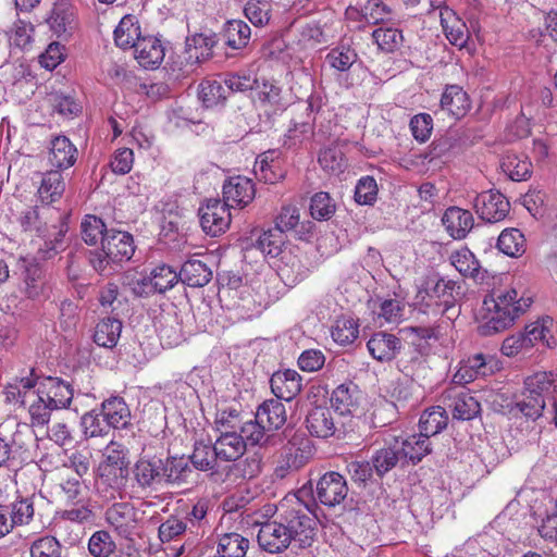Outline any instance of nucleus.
Instances as JSON below:
<instances>
[{
    "mask_svg": "<svg viewBox=\"0 0 557 557\" xmlns=\"http://www.w3.org/2000/svg\"><path fill=\"white\" fill-rule=\"evenodd\" d=\"M257 540L259 546L270 554L282 553L292 544L290 535L286 532V527L280 517L277 520L262 523Z\"/></svg>",
    "mask_w": 557,
    "mask_h": 557,
    "instance_id": "obj_10",
    "label": "nucleus"
},
{
    "mask_svg": "<svg viewBox=\"0 0 557 557\" xmlns=\"http://www.w3.org/2000/svg\"><path fill=\"white\" fill-rule=\"evenodd\" d=\"M471 108L468 94L458 85L445 88L441 98V110L456 120L461 119Z\"/></svg>",
    "mask_w": 557,
    "mask_h": 557,
    "instance_id": "obj_26",
    "label": "nucleus"
},
{
    "mask_svg": "<svg viewBox=\"0 0 557 557\" xmlns=\"http://www.w3.org/2000/svg\"><path fill=\"white\" fill-rule=\"evenodd\" d=\"M499 368V362L495 357L475 354L460 363L458 371L453 377V382L468 384L479 377L494 374Z\"/></svg>",
    "mask_w": 557,
    "mask_h": 557,
    "instance_id": "obj_5",
    "label": "nucleus"
},
{
    "mask_svg": "<svg viewBox=\"0 0 557 557\" xmlns=\"http://www.w3.org/2000/svg\"><path fill=\"white\" fill-rule=\"evenodd\" d=\"M497 247L509 257H518L524 252V236L517 228L504 230L498 236Z\"/></svg>",
    "mask_w": 557,
    "mask_h": 557,
    "instance_id": "obj_58",
    "label": "nucleus"
},
{
    "mask_svg": "<svg viewBox=\"0 0 557 557\" xmlns=\"http://www.w3.org/2000/svg\"><path fill=\"white\" fill-rule=\"evenodd\" d=\"M106 521L123 539H131L137 528V511L131 503H115L106 510Z\"/></svg>",
    "mask_w": 557,
    "mask_h": 557,
    "instance_id": "obj_11",
    "label": "nucleus"
},
{
    "mask_svg": "<svg viewBox=\"0 0 557 557\" xmlns=\"http://www.w3.org/2000/svg\"><path fill=\"white\" fill-rule=\"evenodd\" d=\"M372 38L379 50L385 53L396 52L404 42L401 30L393 27H379L374 29Z\"/></svg>",
    "mask_w": 557,
    "mask_h": 557,
    "instance_id": "obj_49",
    "label": "nucleus"
},
{
    "mask_svg": "<svg viewBox=\"0 0 557 557\" xmlns=\"http://www.w3.org/2000/svg\"><path fill=\"white\" fill-rule=\"evenodd\" d=\"M370 460L374 472L380 478H383L398 463H403L398 446L396 445L394 437L391 441H385V445L382 448L376 449Z\"/></svg>",
    "mask_w": 557,
    "mask_h": 557,
    "instance_id": "obj_29",
    "label": "nucleus"
},
{
    "mask_svg": "<svg viewBox=\"0 0 557 557\" xmlns=\"http://www.w3.org/2000/svg\"><path fill=\"white\" fill-rule=\"evenodd\" d=\"M64 189L65 184L61 172L51 170L44 175L38 194L42 201L51 203L62 196Z\"/></svg>",
    "mask_w": 557,
    "mask_h": 557,
    "instance_id": "obj_46",
    "label": "nucleus"
},
{
    "mask_svg": "<svg viewBox=\"0 0 557 557\" xmlns=\"http://www.w3.org/2000/svg\"><path fill=\"white\" fill-rule=\"evenodd\" d=\"M359 335V325L351 318H342L336 320L332 327V337L339 345L352 344Z\"/></svg>",
    "mask_w": 557,
    "mask_h": 557,
    "instance_id": "obj_63",
    "label": "nucleus"
},
{
    "mask_svg": "<svg viewBox=\"0 0 557 557\" xmlns=\"http://www.w3.org/2000/svg\"><path fill=\"white\" fill-rule=\"evenodd\" d=\"M394 441L398 446L403 463L416 465L432 450L430 441L421 434H413L406 438L394 437Z\"/></svg>",
    "mask_w": 557,
    "mask_h": 557,
    "instance_id": "obj_22",
    "label": "nucleus"
},
{
    "mask_svg": "<svg viewBox=\"0 0 557 557\" xmlns=\"http://www.w3.org/2000/svg\"><path fill=\"white\" fill-rule=\"evenodd\" d=\"M300 226L298 233H308L312 227V223L307 221L306 223H300V212L299 209L295 206H284L276 218L275 227L280 228L283 233L292 230H296V227Z\"/></svg>",
    "mask_w": 557,
    "mask_h": 557,
    "instance_id": "obj_52",
    "label": "nucleus"
},
{
    "mask_svg": "<svg viewBox=\"0 0 557 557\" xmlns=\"http://www.w3.org/2000/svg\"><path fill=\"white\" fill-rule=\"evenodd\" d=\"M102 417L110 428L124 429L131 423V410L123 398L111 397L101 405Z\"/></svg>",
    "mask_w": 557,
    "mask_h": 557,
    "instance_id": "obj_32",
    "label": "nucleus"
},
{
    "mask_svg": "<svg viewBox=\"0 0 557 557\" xmlns=\"http://www.w3.org/2000/svg\"><path fill=\"white\" fill-rule=\"evenodd\" d=\"M256 417L269 432L282 428L286 420L285 405L280 399H268L257 409Z\"/></svg>",
    "mask_w": 557,
    "mask_h": 557,
    "instance_id": "obj_27",
    "label": "nucleus"
},
{
    "mask_svg": "<svg viewBox=\"0 0 557 557\" xmlns=\"http://www.w3.org/2000/svg\"><path fill=\"white\" fill-rule=\"evenodd\" d=\"M307 459L304 449L295 447L294 443H289L284 448L281 465L276 468L275 473L277 476L284 478L286 472L296 471L304 467Z\"/></svg>",
    "mask_w": 557,
    "mask_h": 557,
    "instance_id": "obj_53",
    "label": "nucleus"
},
{
    "mask_svg": "<svg viewBox=\"0 0 557 557\" xmlns=\"http://www.w3.org/2000/svg\"><path fill=\"white\" fill-rule=\"evenodd\" d=\"M531 304L530 297L519 296L515 288L494 289L482 304L485 322L479 326L480 334L487 336L505 331L525 313Z\"/></svg>",
    "mask_w": 557,
    "mask_h": 557,
    "instance_id": "obj_1",
    "label": "nucleus"
},
{
    "mask_svg": "<svg viewBox=\"0 0 557 557\" xmlns=\"http://www.w3.org/2000/svg\"><path fill=\"white\" fill-rule=\"evenodd\" d=\"M248 547V539L238 533H226L219 540L216 554L222 557H245Z\"/></svg>",
    "mask_w": 557,
    "mask_h": 557,
    "instance_id": "obj_47",
    "label": "nucleus"
},
{
    "mask_svg": "<svg viewBox=\"0 0 557 557\" xmlns=\"http://www.w3.org/2000/svg\"><path fill=\"white\" fill-rule=\"evenodd\" d=\"M158 332L162 345L166 347L176 346L183 339L182 327L175 314L162 315Z\"/></svg>",
    "mask_w": 557,
    "mask_h": 557,
    "instance_id": "obj_56",
    "label": "nucleus"
},
{
    "mask_svg": "<svg viewBox=\"0 0 557 557\" xmlns=\"http://www.w3.org/2000/svg\"><path fill=\"white\" fill-rule=\"evenodd\" d=\"M198 96L207 108H211L225 101L228 92L223 82L205 81L199 85Z\"/></svg>",
    "mask_w": 557,
    "mask_h": 557,
    "instance_id": "obj_55",
    "label": "nucleus"
},
{
    "mask_svg": "<svg viewBox=\"0 0 557 557\" xmlns=\"http://www.w3.org/2000/svg\"><path fill=\"white\" fill-rule=\"evenodd\" d=\"M220 458L215 454L214 443L196 442L189 461L200 471H216Z\"/></svg>",
    "mask_w": 557,
    "mask_h": 557,
    "instance_id": "obj_41",
    "label": "nucleus"
},
{
    "mask_svg": "<svg viewBox=\"0 0 557 557\" xmlns=\"http://www.w3.org/2000/svg\"><path fill=\"white\" fill-rule=\"evenodd\" d=\"M272 4L267 0H249L244 7V14L250 23L262 27L270 22Z\"/></svg>",
    "mask_w": 557,
    "mask_h": 557,
    "instance_id": "obj_61",
    "label": "nucleus"
},
{
    "mask_svg": "<svg viewBox=\"0 0 557 557\" xmlns=\"http://www.w3.org/2000/svg\"><path fill=\"white\" fill-rule=\"evenodd\" d=\"M442 223L454 239H463L472 230L474 220L470 211L450 207L445 211Z\"/></svg>",
    "mask_w": 557,
    "mask_h": 557,
    "instance_id": "obj_20",
    "label": "nucleus"
},
{
    "mask_svg": "<svg viewBox=\"0 0 557 557\" xmlns=\"http://www.w3.org/2000/svg\"><path fill=\"white\" fill-rule=\"evenodd\" d=\"M135 252L133 235L128 232L110 228L102 237L101 246L90 251L89 262L100 275H112L117 267L129 261Z\"/></svg>",
    "mask_w": 557,
    "mask_h": 557,
    "instance_id": "obj_2",
    "label": "nucleus"
},
{
    "mask_svg": "<svg viewBox=\"0 0 557 557\" xmlns=\"http://www.w3.org/2000/svg\"><path fill=\"white\" fill-rule=\"evenodd\" d=\"M348 495L346 479L338 472L324 473L317 483V499L324 506L335 507Z\"/></svg>",
    "mask_w": 557,
    "mask_h": 557,
    "instance_id": "obj_7",
    "label": "nucleus"
},
{
    "mask_svg": "<svg viewBox=\"0 0 557 557\" xmlns=\"http://www.w3.org/2000/svg\"><path fill=\"white\" fill-rule=\"evenodd\" d=\"M358 391L356 387L342 384L331 395V405L342 416L352 414L359 408Z\"/></svg>",
    "mask_w": 557,
    "mask_h": 557,
    "instance_id": "obj_39",
    "label": "nucleus"
},
{
    "mask_svg": "<svg viewBox=\"0 0 557 557\" xmlns=\"http://www.w3.org/2000/svg\"><path fill=\"white\" fill-rule=\"evenodd\" d=\"M555 377L552 372H537L530 375L524 381V391L527 395H534L545 399V403L554 399Z\"/></svg>",
    "mask_w": 557,
    "mask_h": 557,
    "instance_id": "obj_37",
    "label": "nucleus"
},
{
    "mask_svg": "<svg viewBox=\"0 0 557 557\" xmlns=\"http://www.w3.org/2000/svg\"><path fill=\"white\" fill-rule=\"evenodd\" d=\"M262 471V457L258 453L248 454L245 458L234 461L230 468L228 475L235 479L251 480Z\"/></svg>",
    "mask_w": 557,
    "mask_h": 557,
    "instance_id": "obj_45",
    "label": "nucleus"
},
{
    "mask_svg": "<svg viewBox=\"0 0 557 557\" xmlns=\"http://www.w3.org/2000/svg\"><path fill=\"white\" fill-rule=\"evenodd\" d=\"M251 29L242 20H231L224 26V38L228 47L235 50L245 48L250 40Z\"/></svg>",
    "mask_w": 557,
    "mask_h": 557,
    "instance_id": "obj_44",
    "label": "nucleus"
},
{
    "mask_svg": "<svg viewBox=\"0 0 557 557\" xmlns=\"http://www.w3.org/2000/svg\"><path fill=\"white\" fill-rule=\"evenodd\" d=\"M109 230L102 219L91 214L86 215L81 223L82 238L89 246L101 244Z\"/></svg>",
    "mask_w": 557,
    "mask_h": 557,
    "instance_id": "obj_54",
    "label": "nucleus"
},
{
    "mask_svg": "<svg viewBox=\"0 0 557 557\" xmlns=\"http://www.w3.org/2000/svg\"><path fill=\"white\" fill-rule=\"evenodd\" d=\"M46 21L58 38L67 39L76 25L74 7L69 0H57Z\"/></svg>",
    "mask_w": 557,
    "mask_h": 557,
    "instance_id": "obj_13",
    "label": "nucleus"
},
{
    "mask_svg": "<svg viewBox=\"0 0 557 557\" xmlns=\"http://www.w3.org/2000/svg\"><path fill=\"white\" fill-rule=\"evenodd\" d=\"M448 417L444 408L437 406L425 410L419 420L420 434L428 440L447 426Z\"/></svg>",
    "mask_w": 557,
    "mask_h": 557,
    "instance_id": "obj_40",
    "label": "nucleus"
},
{
    "mask_svg": "<svg viewBox=\"0 0 557 557\" xmlns=\"http://www.w3.org/2000/svg\"><path fill=\"white\" fill-rule=\"evenodd\" d=\"M286 243L285 233L280 228L273 227L263 232L256 242V247L265 256L276 258L282 255V265L278 267V273L282 277L289 278L290 274H295V281L301 273L300 261L287 252L284 247Z\"/></svg>",
    "mask_w": 557,
    "mask_h": 557,
    "instance_id": "obj_4",
    "label": "nucleus"
},
{
    "mask_svg": "<svg viewBox=\"0 0 557 557\" xmlns=\"http://www.w3.org/2000/svg\"><path fill=\"white\" fill-rule=\"evenodd\" d=\"M509 207L507 198L496 190L483 191L474 199L475 212L488 223L504 220L509 212Z\"/></svg>",
    "mask_w": 557,
    "mask_h": 557,
    "instance_id": "obj_8",
    "label": "nucleus"
},
{
    "mask_svg": "<svg viewBox=\"0 0 557 557\" xmlns=\"http://www.w3.org/2000/svg\"><path fill=\"white\" fill-rule=\"evenodd\" d=\"M81 423L85 435L89 437L103 436L111 429L106 417H102V410L99 412L97 410L86 412L82 417Z\"/></svg>",
    "mask_w": 557,
    "mask_h": 557,
    "instance_id": "obj_64",
    "label": "nucleus"
},
{
    "mask_svg": "<svg viewBox=\"0 0 557 557\" xmlns=\"http://www.w3.org/2000/svg\"><path fill=\"white\" fill-rule=\"evenodd\" d=\"M49 212V208H44L42 212L37 207L28 208L21 214L20 224L25 232L35 231L39 237H45L49 225L42 222V216Z\"/></svg>",
    "mask_w": 557,
    "mask_h": 557,
    "instance_id": "obj_60",
    "label": "nucleus"
},
{
    "mask_svg": "<svg viewBox=\"0 0 557 557\" xmlns=\"http://www.w3.org/2000/svg\"><path fill=\"white\" fill-rule=\"evenodd\" d=\"M503 172L515 182L527 181L531 177L533 165L524 154L508 153L500 163Z\"/></svg>",
    "mask_w": 557,
    "mask_h": 557,
    "instance_id": "obj_34",
    "label": "nucleus"
},
{
    "mask_svg": "<svg viewBox=\"0 0 557 557\" xmlns=\"http://www.w3.org/2000/svg\"><path fill=\"white\" fill-rule=\"evenodd\" d=\"M440 16L441 25L448 41L460 49L466 47L470 38L466 23L449 8L442 9Z\"/></svg>",
    "mask_w": 557,
    "mask_h": 557,
    "instance_id": "obj_25",
    "label": "nucleus"
},
{
    "mask_svg": "<svg viewBox=\"0 0 557 557\" xmlns=\"http://www.w3.org/2000/svg\"><path fill=\"white\" fill-rule=\"evenodd\" d=\"M369 354L380 362L392 361L401 349V339L386 332L374 333L367 343Z\"/></svg>",
    "mask_w": 557,
    "mask_h": 557,
    "instance_id": "obj_17",
    "label": "nucleus"
},
{
    "mask_svg": "<svg viewBox=\"0 0 557 557\" xmlns=\"http://www.w3.org/2000/svg\"><path fill=\"white\" fill-rule=\"evenodd\" d=\"M162 459L139 458L134 467V478L141 488L157 490L163 486Z\"/></svg>",
    "mask_w": 557,
    "mask_h": 557,
    "instance_id": "obj_14",
    "label": "nucleus"
},
{
    "mask_svg": "<svg viewBox=\"0 0 557 557\" xmlns=\"http://www.w3.org/2000/svg\"><path fill=\"white\" fill-rule=\"evenodd\" d=\"M178 276L189 287H202L210 282L212 271L201 260L189 259L182 265Z\"/></svg>",
    "mask_w": 557,
    "mask_h": 557,
    "instance_id": "obj_31",
    "label": "nucleus"
},
{
    "mask_svg": "<svg viewBox=\"0 0 557 557\" xmlns=\"http://www.w3.org/2000/svg\"><path fill=\"white\" fill-rule=\"evenodd\" d=\"M135 58L145 69H157L163 61L165 52L160 39L153 36L143 37L134 48Z\"/></svg>",
    "mask_w": 557,
    "mask_h": 557,
    "instance_id": "obj_23",
    "label": "nucleus"
},
{
    "mask_svg": "<svg viewBox=\"0 0 557 557\" xmlns=\"http://www.w3.org/2000/svg\"><path fill=\"white\" fill-rule=\"evenodd\" d=\"M255 185L250 178L235 176L223 185V202L228 207H245L255 197Z\"/></svg>",
    "mask_w": 557,
    "mask_h": 557,
    "instance_id": "obj_16",
    "label": "nucleus"
},
{
    "mask_svg": "<svg viewBox=\"0 0 557 557\" xmlns=\"http://www.w3.org/2000/svg\"><path fill=\"white\" fill-rule=\"evenodd\" d=\"M280 510L278 516L286 527L292 542L299 548L311 546L315 536V520L308 508L299 499H296L290 504H281Z\"/></svg>",
    "mask_w": 557,
    "mask_h": 557,
    "instance_id": "obj_3",
    "label": "nucleus"
},
{
    "mask_svg": "<svg viewBox=\"0 0 557 557\" xmlns=\"http://www.w3.org/2000/svg\"><path fill=\"white\" fill-rule=\"evenodd\" d=\"M18 265L23 271L26 295L28 298H38L45 288L42 269L37 263L24 258L18 261Z\"/></svg>",
    "mask_w": 557,
    "mask_h": 557,
    "instance_id": "obj_36",
    "label": "nucleus"
},
{
    "mask_svg": "<svg viewBox=\"0 0 557 557\" xmlns=\"http://www.w3.org/2000/svg\"><path fill=\"white\" fill-rule=\"evenodd\" d=\"M36 496L17 498L5 508L9 510L10 520L14 525L28 524L35 513Z\"/></svg>",
    "mask_w": 557,
    "mask_h": 557,
    "instance_id": "obj_50",
    "label": "nucleus"
},
{
    "mask_svg": "<svg viewBox=\"0 0 557 557\" xmlns=\"http://www.w3.org/2000/svg\"><path fill=\"white\" fill-rule=\"evenodd\" d=\"M451 265L463 276L476 278L480 274V263L475 256L468 249L461 248L449 257Z\"/></svg>",
    "mask_w": 557,
    "mask_h": 557,
    "instance_id": "obj_51",
    "label": "nucleus"
},
{
    "mask_svg": "<svg viewBox=\"0 0 557 557\" xmlns=\"http://www.w3.org/2000/svg\"><path fill=\"white\" fill-rule=\"evenodd\" d=\"M237 430L239 431L238 435L246 442V445H263L270 438L269 431L259 422L257 417L253 420L240 421Z\"/></svg>",
    "mask_w": 557,
    "mask_h": 557,
    "instance_id": "obj_59",
    "label": "nucleus"
},
{
    "mask_svg": "<svg viewBox=\"0 0 557 557\" xmlns=\"http://www.w3.org/2000/svg\"><path fill=\"white\" fill-rule=\"evenodd\" d=\"M36 391L54 410L70 408L74 396V391L67 382L53 376L39 380Z\"/></svg>",
    "mask_w": 557,
    "mask_h": 557,
    "instance_id": "obj_9",
    "label": "nucleus"
},
{
    "mask_svg": "<svg viewBox=\"0 0 557 557\" xmlns=\"http://www.w3.org/2000/svg\"><path fill=\"white\" fill-rule=\"evenodd\" d=\"M122 332V322L115 318L99 321L94 333V342L104 348L116 346Z\"/></svg>",
    "mask_w": 557,
    "mask_h": 557,
    "instance_id": "obj_38",
    "label": "nucleus"
},
{
    "mask_svg": "<svg viewBox=\"0 0 557 557\" xmlns=\"http://www.w3.org/2000/svg\"><path fill=\"white\" fill-rule=\"evenodd\" d=\"M309 210L314 220L327 221L336 212V203L329 193L319 191L311 197Z\"/></svg>",
    "mask_w": 557,
    "mask_h": 557,
    "instance_id": "obj_57",
    "label": "nucleus"
},
{
    "mask_svg": "<svg viewBox=\"0 0 557 557\" xmlns=\"http://www.w3.org/2000/svg\"><path fill=\"white\" fill-rule=\"evenodd\" d=\"M163 485H181L187 482L193 470L185 457L171 456L162 459Z\"/></svg>",
    "mask_w": 557,
    "mask_h": 557,
    "instance_id": "obj_30",
    "label": "nucleus"
},
{
    "mask_svg": "<svg viewBox=\"0 0 557 557\" xmlns=\"http://www.w3.org/2000/svg\"><path fill=\"white\" fill-rule=\"evenodd\" d=\"M246 442L237 431H221L214 442L215 454L220 461H237L246 451Z\"/></svg>",
    "mask_w": 557,
    "mask_h": 557,
    "instance_id": "obj_24",
    "label": "nucleus"
},
{
    "mask_svg": "<svg viewBox=\"0 0 557 557\" xmlns=\"http://www.w3.org/2000/svg\"><path fill=\"white\" fill-rule=\"evenodd\" d=\"M202 231L212 237L223 234L230 226L228 206L219 199H210L199 209Z\"/></svg>",
    "mask_w": 557,
    "mask_h": 557,
    "instance_id": "obj_6",
    "label": "nucleus"
},
{
    "mask_svg": "<svg viewBox=\"0 0 557 557\" xmlns=\"http://www.w3.org/2000/svg\"><path fill=\"white\" fill-rule=\"evenodd\" d=\"M180 281L178 273L170 265L161 264L156 267L148 277H144L134 287L138 295L150 293H165L174 287Z\"/></svg>",
    "mask_w": 557,
    "mask_h": 557,
    "instance_id": "obj_12",
    "label": "nucleus"
},
{
    "mask_svg": "<svg viewBox=\"0 0 557 557\" xmlns=\"http://www.w3.org/2000/svg\"><path fill=\"white\" fill-rule=\"evenodd\" d=\"M356 12L360 15V21H364L368 24L376 25L389 20L392 10L382 0H369L361 8L360 11L356 9H348L347 14Z\"/></svg>",
    "mask_w": 557,
    "mask_h": 557,
    "instance_id": "obj_48",
    "label": "nucleus"
},
{
    "mask_svg": "<svg viewBox=\"0 0 557 557\" xmlns=\"http://www.w3.org/2000/svg\"><path fill=\"white\" fill-rule=\"evenodd\" d=\"M57 486L66 502L79 503L83 494V483L70 468H59L55 473Z\"/></svg>",
    "mask_w": 557,
    "mask_h": 557,
    "instance_id": "obj_35",
    "label": "nucleus"
},
{
    "mask_svg": "<svg viewBox=\"0 0 557 557\" xmlns=\"http://www.w3.org/2000/svg\"><path fill=\"white\" fill-rule=\"evenodd\" d=\"M28 413L30 416L32 425L34 426H45L49 423L51 412L54 409L39 395L36 393L32 394V398L27 403Z\"/></svg>",
    "mask_w": 557,
    "mask_h": 557,
    "instance_id": "obj_62",
    "label": "nucleus"
},
{
    "mask_svg": "<svg viewBox=\"0 0 557 557\" xmlns=\"http://www.w3.org/2000/svg\"><path fill=\"white\" fill-rule=\"evenodd\" d=\"M460 286L453 280L438 278L433 287L426 289V296L430 302L428 306L434 305L435 307L442 304H453L456 295H459Z\"/></svg>",
    "mask_w": 557,
    "mask_h": 557,
    "instance_id": "obj_43",
    "label": "nucleus"
},
{
    "mask_svg": "<svg viewBox=\"0 0 557 557\" xmlns=\"http://www.w3.org/2000/svg\"><path fill=\"white\" fill-rule=\"evenodd\" d=\"M271 391L276 399L292 400L301 392V376L292 369L277 371L270 379Z\"/></svg>",
    "mask_w": 557,
    "mask_h": 557,
    "instance_id": "obj_18",
    "label": "nucleus"
},
{
    "mask_svg": "<svg viewBox=\"0 0 557 557\" xmlns=\"http://www.w3.org/2000/svg\"><path fill=\"white\" fill-rule=\"evenodd\" d=\"M278 157L277 150H268L261 153L255 162L253 172L255 175L264 183L274 184L283 177L282 173H277L276 169L278 165L275 159Z\"/></svg>",
    "mask_w": 557,
    "mask_h": 557,
    "instance_id": "obj_42",
    "label": "nucleus"
},
{
    "mask_svg": "<svg viewBox=\"0 0 557 557\" xmlns=\"http://www.w3.org/2000/svg\"><path fill=\"white\" fill-rule=\"evenodd\" d=\"M445 397L455 419L471 420L481 411L480 403L470 393L450 388Z\"/></svg>",
    "mask_w": 557,
    "mask_h": 557,
    "instance_id": "obj_19",
    "label": "nucleus"
},
{
    "mask_svg": "<svg viewBox=\"0 0 557 557\" xmlns=\"http://www.w3.org/2000/svg\"><path fill=\"white\" fill-rule=\"evenodd\" d=\"M77 149L65 136H58L51 141L49 162L58 171L65 170L76 162Z\"/></svg>",
    "mask_w": 557,
    "mask_h": 557,
    "instance_id": "obj_28",
    "label": "nucleus"
},
{
    "mask_svg": "<svg viewBox=\"0 0 557 557\" xmlns=\"http://www.w3.org/2000/svg\"><path fill=\"white\" fill-rule=\"evenodd\" d=\"M67 231L69 226L65 218L58 214V224H51L48 227V233L42 237L44 243L38 248L37 257L41 260H50L65 250L64 236Z\"/></svg>",
    "mask_w": 557,
    "mask_h": 557,
    "instance_id": "obj_15",
    "label": "nucleus"
},
{
    "mask_svg": "<svg viewBox=\"0 0 557 557\" xmlns=\"http://www.w3.org/2000/svg\"><path fill=\"white\" fill-rule=\"evenodd\" d=\"M306 426L312 436L327 438L334 435L336 426L331 408L315 406L306 417Z\"/></svg>",
    "mask_w": 557,
    "mask_h": 557,
    "instance_id": "obj_21",
    "label": "nucleus"
},
{
    "mask_svg": "<svg viewBox=\"0 0 557 557\" xmlns=\"http://www.w3.org/2000/svg\"><path fill=\"white\" fill-rule=\"evenodd\" d=\"M140 37V26L136 16L127 14L122 17L114 29V41L122 49L135 48Z\"/></svg>",
    "mask_w": 557,
    "mask_h": 557,
    "instance_id": "obj_33",
    "label": "nucleus"
}]
</instances>
